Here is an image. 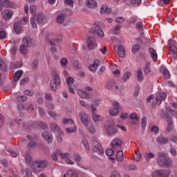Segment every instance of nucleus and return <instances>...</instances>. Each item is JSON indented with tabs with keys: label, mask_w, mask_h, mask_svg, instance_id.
Instances as JSON below:
<instances>
[{
	"label": "nucleus",
	"mask_w": 177,
	"mask_h": 177,
	"mask_svg": "<svg viewBox=\"0 0 177 177\" xmlns=\"http://www.w3.org/2000/svg\"><path fill=\"white\" fill-rule=\"evenodd\" d=\"M25 160L26 162L30 165V163L31 162V156H30V154L28 153H26L25 156Z\"/></svg>",
	"instance_id": "obj_63"
},
{
	"label": "nucleus",
	"mask_w": 177,
	"mask_h": 177,
	"mask_svg": "<svg viewBox=\"0 0 177 177\" xmlns=\"http://www.w3.org/2000/svg\"><path fill=\"white\" fill-rule=\"evenodd\" d=\"M66 84L68 86L73 85V84H74V77H68L66 79Z\"/></svg>",
	"instance_id": "obj_53"
},
{
	"label": "nucleus",
	"mask_w": 177,
	"mask_h": 177,
	"mask_svg": "<svg viewBox=\"0 0 177 177\" xmlns=\"http://www.w3.org/2000/svg\"><path fill=\"white\" fill-rule=\"evenodd\" d=\"M140 157H141L140 154L136 152L133 156V160L137 162L140 161Z\"/></svg>",
	"instance_id": "obj_64"
},
{
	"label": "nucleus",
	"mask_w": 177,
	"mask_h": 177,
	"mask_svg": "<svg viewBox=\"0 0 177 177\" xmlns=\"http://www.w3.org/2000/svg\"><path fill=\"white\" fill-rule=\"evenodd\" d=\"M156 102L158 104H161L162 100H165L167 99V93L163 92V93H159L156 95Z\"/></svg>",
	"instance_id": "obj_18"
},
{
	"label": "nucleus",
	"mask_w": 177,
	"mask_h": 177,
	"mask_svg": "<svg viewBox=\"0 0 177 177\" xmlns=\"http://www.w3.org/2000/svg\"><path fill=\"white\" fill-rule=\"evenodd\" d=\"M77 95L82 97V99H91V94L86 91L82 90L77 91Z\"/></svg>",
	"instance_id": "obj_23"
},
{
	"label": "nucleus",
	"mask_w": 177,
	"mask_h": 177,
	"mask_svg": "<svg viewBox=\"0 0 177 177\" xmlns=\"http://www.w3.org/2000/svg\"><path fill=\"white\" fill-rule=\"evenodd\" d=\"M62 124H64V125H68V124H74V121L71 119L64 118L62 119Z\"/></svg>",
	"instance_id": "obj_50"
},
{
	"label": "nucleus",
	"mask_w": 177,
	"mask_h": 177,
	"mask_svg": "<svg viewBox=\"0 0 177 177\" xmlns=\"http://www.w3.org/2000/svg\"><path fill=\"white\" fill-rule=\"evenodd\" d=\"M39 65V62H38V60L35 59L31 64V67L32 68H37Z\"/></svg>",
	"instance_id": "obj_58"
},
{
	"label": "nucleus",
	"mask_w": 177,
	"mask_h": 177,
	"mask_svg": "<svg viewBox=\"0 0 177 177\" xmlns=\"http://www.w3.org/2000/svg\"><path fill=\"white\" fill-rule=\"evenodd\" d=\"M23 93H24V95H26V96L31 97V96H33L35 92H34V90H28V89H27V90L24 91Z\"/></svg>",
	"instance_id": "obj_47"
},
{
	"label": "nucleus",
	"mask_w": 177,
	"mask_h": 177,
	"mask_svg": "<svg viewBox=\"0 0 177 177\" xmlns=\"http://www.w3.org/2000/svg\"><path fill=\"white\" fill-rule=\"evenodd\" d=\"M151 70L150 69V62H147L145 64V74H150Z\"/></svg>",
	"instance_id": "obj_49"
},
{
	"label": "nucleus",
	"mask_w": 177,
	"mask_h": 177,
	"mask_svg": "<svg viewBox=\"0 0 177 177\" xmlns=\"http://www.w3.org/2000/svg\"><path fill=\"white\" fill-rule=\"evenodd\" d=\"M14 30L17 34H20L21 31V25L20 24V22H15L14 24Z\"/></svg>",
	"instance_id": "obj_30"
},
{
	"label": "nucleus",
	"mask_w": 177,
	"mask_h": 177,
	"mask_svg": "<svg viewBox=\"0 0 177 177\" xmlns=\"http://www.w3.org/2000/svg\"><path fill=\"white\" fill-rule=\"evenodd\" d=\"M42 23L44 21V14L39 13L35 15V17L30 18V24H32V28H37V24L35 23Z\"/></svg>",
	"instance_id": "obj_5"
},
{
	"label": "nucleus",
	"mask_w": 177,
	"mask_h": 177,
	"mask_svg": "<svg viewBox=\"0 0 177 177\" xmlns=\"http://www.w3.org/2000/svg\"><path fill=\"white\" fill-rule=\"evenodd\" d=\"M35 128H40L41 129H48V124L46 123L39 121V122H35L33 123Z\"/></svg>",
	"instance_id": "obj_21"
},
{
	"label": "nucleus",
	"mask_w": 177,
	"mask_h": 177,
	"mask_svg": "<svg viewBox=\"0 0 177 177\" xmlns=\"http://www.w3.org/2000/svg\"><path fill=\"white\" fill-rule=\"evenodd\" d=\"M35 12H37V6L32 5L30 6V12L34 15H35Z\"/></svg>",
	"instance_id": "obj_61"
},
{
	"label": "nucleus",
	"mask_w": 177,
	"mask_h": 177,
	"mask_svg": "<svg viewBox=\"0 0 177 177\" xmlns=\"http://www.w3.org/2000/svg\"><path fill=\"white\" fill-rule=\"evenodd\" d=\"M130 120H136V121H139V116H138V114L133 113L129 115Z\"/></svg>",
	"instance_id": "obj_54"
},
{
	"label": "nucleus",
	"mask_w": 177,
	"mask_h": 177,
	"mask_svg": "<svg viewBox=\"0 0 177 177\" xmlns=\"http://www.w3.org/2000/svg\"><path fill=\"white\" fill-rule=\"evenodd\" d=\"M140 50V45L139 44H134L131 48V52L134 55L138 53Z\"/></svg>",
	"instance_id": "obj_36"
},
{
	"label": "nucleus",
	"mask_w": 177,
	"mask_h": 177,
	"mask_svg": "<svg viewBox=\"0 0 177 177\" xmlns=\"http://www.w3.org/2000/svg\"><path fill=\"white\" fill-rule=\"evenodd\" d=\"M48 165V162L45 160H35L32 162V169L34 174H39L42 168H45Z\"/></svg>",
	"instance_id": "obj_3"
},
{
	"label": "nucleus",
	"mask_w": 177,
	"mask_h": 177,
	"mask_svg": "<svg viewBox=\"0 0 177 177\" xmlns=\"http://www.w3.org/2000/svg\"><path fill=\"white\" fill-rule=\"evenodd\" d=\"M157 162L160 167H169L172 166V159L169 158L167 153L164 152H159L158 153Z\"/></svg>",
	"instance_id": "obj_1"
},
{
	"label": "nucleus",
	"mask_w": 177,
	"mask_h": 177,
	"mask_svg": "<svg viewBox=\"0 0 177 177\" xmlns=\"http://www.w3.org/2000/svg\"><path fill=\"white\" fill-rule=\"evenodd\" d=\"M85 3L90 9H96L97 8V3L95 0H86Z\"/></svg>",
	"instance_id": "obj_22"
},
{
	"label": "nucleus",
	"mask_w": 177,
	"mask_h": 177,
	"mask_svg": "<svg viewBox=\"0 0 177 177\" xmlns=\"http://www.w3.org/2000/svg\"><path fill=\"white\" fill-rule=\"evenodd\" d=\"M154 157H156V155L151 152L145 154V158L147 161H150V160H151V158H154Z\"/></svg>",
	"instance_id": "obj_39"
},
{
	"label": "nucleus",
	"mask_w": 177,
	"mask_h": 177,
	"mask_svg": "<svg viewBox=\"0 0 177 177\" xmlns=\"http://www.w3.org/2000/svg\"><path fill=\"white\" fill-rule=\"evenodd\" d=\"M64 14L58 15L56 19L57 23H58V24H63L64 23Z\"/></svg>",
	"instance_id": "obj_37"
},
{
	"label": "nucleus",
	"mask_w": 177,
	"mask_h": 177,
	"mask_svg": "<svg viewBox=\"0 0 177 177\" xmlns=\"http://www.w3.org/2000/svg\"><path fill=\"white\" fill-rule=\"evenodd\" d=\"M147 124V120H146V118L143 117L141 119V127L142 129L146 128V125Z\"/></svg>",
	"instance_id": "obj_59"
},
{
	"label": "nucleus",
	"mask_w": 177,
	"mask_h": 177,
	"mask_svg": "<svg viewBox=\"0 0 177 177\" xmlns=\"http://www.w3.org/2000/svg\"><path fill=\"white\" fill-rule=\"evenodd\" d=\"M29 47H28L27 46L23 44L22 46H20L19 49H20V52L23 54V55H27V53L28 52V48Z\"/></svg>",
	"instance_id": "obj_40"
},
{
	"label": "nucleus",
	"mask_w": 177,
	"mask_h": 177,
	"mask_svg": "<svg viewBox=\"0 0 177 177\" xmlns=\"http://www.w3.org/2000/svg\"><path fill=\"white\" fill-rule=\"evenodd\" d=\"M121 28V25H117L114 29H111L110 32L113 34V35H117L118 34V31H120V29Z\"/></svg>",
	"instance_id": "obj_38"
},
{
	"label": "nucleus",
	"mask_w": 177,
	"mask_h": 177,
	"mask_svg": "<svg viewBox=\"0 0 177 177\" xmlns=\"http://www.w3.org/2000/svg\"><path fill=\"white\" fill-rule=\"evenodd\" d=\"M22 44L28 48H31L32 46V39L30 37H24L22 39Z\"/></svg>",
	"instance_id": "obj_28"
},
{
	"label": "nucleus",
	"mask_w": 177,
	"mask_h": 177,
	"mask_svg": "<svg viewBox=\"0 0 177 177\" xmlns=\"http://www.w3.org/2000/svg\"><path fill=\"white\" fill-rule=\"evenodd\" d=\"M49 44L51 46H56V45H59V39L49 40Z\"/></svg>",
	"instance_id": "obj_48"
},
{
	"label": "nucleus",
	"mask_w": 177,
	"mask_h": 177,
	"mask_svg": "<svg viewBox=\"0 0 177 177\" xmlns=\"http://www.w3.org/2000/svg\"><path fill=\"white\" fill-rule=\"evenodd\" d=\"M99 60L98 59H95L94 61V64H91L89 66V70H91V71H95L96 70V68H97V67L99 66Z\"/></svg>",
	"instance_id": "obj_31"
},
{
	"label": "nucleus",
	"mask_w": 177,
	"mask_h": 177,
	"mask_svg": "<svg viewBox=\"0 0 177 177\" xmlns=\"http://www.w3.org/2000/svg\"><path fill=\"white\" fill-rule=\"evenodd\" d=\"M168 45L169 46V50H171L173 57L172 59H176L177 57V48H176V41L170 39L168 41Z\"/></svg>",
	"instance_id": "obj_6"
},
{
	"label": "nucleus",
	"mask_w": 177,
	"mask_h": 177,
	"mask_svg": "<svg viewBox=\"0 0 177 177\" xmlns=\"http://www.w3.org/2000/svg\"><path fill=\"white\" fill-rule=\"evenodd\" d=\"M0 12H2L3 6L6 8H13L15 6V4L10 3L9 0H0Z\"/></svg>",
	"instance_id": "obj_16"
},
{
	"label": "nucleus",
	"mask_w": 177,
	"mask_h": 177,
	"mask_svg": "<svg viewBox=\"0 0 177 177\" xmlns=\"http://www.w3.org/2000/svg\"><path fill=\"white\" fill-rule=\"evenodd\" d=\"M78 117L80 118V120L83 125L88 128V124H89V120H91V118H89V116H88L86 113H85V112L84 111H80L79 113Z\"/></svg>",
	"instance_id": "obj_7"
},
{
	"label": "nucleus",
	"mask_w": 177,
	"mask_h": 177,
	"mask_svg": "<svg viewBox=\"0 0 177 177\" xmlns=\"http://www.w3.org/2000/svg\"><path fill=\"white\" fill-rule=\"evenodd\" d=\"M136 28L138 30V31H143V23L139 21L136 25Z\"/></svg>",
	"instance_id": "obj_52"
},
{
	"label": "nucleus",
	"mask_w": 177,
	"mask_h": 177,
	"mask_svg": "<svg viewBox=\"0 0 177 177\" xmlns=\"http://www.w3.org/2000/svg\"><path fill=\"white\" fill-rule=\"evenodd\" d=\"M4 18L6 19V20H10V19H12V16H13V12L9 10H6L4 11Z\"/></svg>",
	"instance_id": "obj_32"
},
{
	"label": "nucleus",
	"mask_w": 177,
	"mask_h": 177,
	"mask_svg": "<svg viewBox=\"0 0 177 177\" xmlns=\"http://www.w3.org/2000/svg\"><path fill=\"white\" fill-rule=\"evenodd\" d=\"M17 100L18 102H21V103H24V102H27V97L26 95H18L17 97Z\"/></svg>",
	"instance_id": "obj_46"
},
{
	"label": "nucleus",
	"mask_w": 177,
	"mask_h": 177,
	"mask_svg": "<svg viewBox=\"0 0 177 177\" xmlns=\"http://www.w3.org/2000/svg\"><path fill=\"white\" fill-rule=\"evenodd\" d=\"M129 78H131V72L129 71L125 72L122 77L123 82H127V80H129Z\"/></svg>",
	"instance_id": "obj_43"
},
{
	"label": "nucleus",
	"mask_w": 177,
	"mask_h": 177,
	"mask_svg": "<svg viewBox=\"0 0 177 177\" xmlns=\"http://www.w3.org/2000/svg\"><path fill=\"white\" fill-rule=\"evenodd\" d=\"M106 132L110 136H112V135H115V133H117V129L114 128V124H112L108 125Z\"/></svg>",
	"instance_id": "obj_25"
},
{
	"label": "nucleus",
	"mask_w": 177,
	"mask_h": 177,
	"mask_svg": "<svg viewBox=\"0 0 177 177\" xmlns=\"http://www.w3.org/2000/svg\"><path fill=\"white\" fill-rule=\"evenodd\" d=\"M21 75H23V71H17L14 75V77H13L14 81H19V80L21 78Z\"/></svg>",
	"instance_id": "obj_35"
},
{
	"label": "nucleus",
	"mask_w": 177,
	"mask_h": 177,
	"mask_svg": "<svg viewBox=\"0 0 177 177\" xmlns=\"http://www.w3.org/2000/svg\"><path fill=\"white\" fill-rule=\"evenodd\" d=\"M76 164H77V167H80V168H83V169H86V171L91 169L90 165H88V166L84 165V164H82V162H81V160L79 162H76Z\"/></svg>",
	"instance_id": "obj_41"
},
{
	"label": "nucleus",
	"mask_w": 177,
	"mask_h": 177,
	"mask_svg": "<svg viewBox=\"0 0 177 177\" xmlns=\"http://www.w3.org/2000/svg\"><path fill=\"white\" fill-rule=\"evenodd\" d=\"M105 153L106 154V156H108L109 157L113 156V154H114V151H113V149L109 148L105 151Z\"/></svg>",
	"instance_id": "obj_62"
},
{
	"label": "nucleus",
	"mask_w": 177,
	"mask_h": 177,
	"mask_svg": "<svg viewBox=\"0 0 177 177\" xmlns=\"http://www.w3.org/2000/svg\"><path fill=\"white\" fill-rule=\"evenodd\" d=\"M41 136L44 138V139H45V140H46V142H48V143H52L53 141V136H52V133H50L49 131H44L41 133Z\"/></svg>",
	"instance_id": "obj_14"
},
{
	"label": "nucleus",
	"mask_w": 177,
	"mask_h": 177,
	"mask_svg": "<svg viewBox=\"0 0 177 177\" xmlns=\"http://www.w3.org/2000/svg\"><path fill=\"white\" fill-rule=\"evenodd\" d=\"M112 149L115 150L117 149V146H122V139L121 138H115L111 143Z\"/></svg>",
	"instance_id": "obj_20"
},
{
	"label": "nucleus",
	"mask_w": 177,
	"mask_h": 177,
	"mask_svg": "<svg viewBox=\"0 0 177 177\" xmlns=\"http://www.w3.org/2000/svg\"><path fill=\"white\" fill-rule=\"evenodd\" d=\"M113 109H111L109 111V114L112 117H115V115H117L120 111V103L118 102H113Z\"/></svg>",
	"instance_id": "obj_9"
},
{
	"label": "nucleus",
	"mask_w": 177,
	"mask_h": 177,
	"mask_svg": "<svg viewBox=\"0 0 177 177\" xmlns=\"http://www.w3.org/2000/svg\"><path fill=\"white\" fill-rule=\"evenodd\" d=\"M76 131H77V126H74L73 127L66 129V132L67 133H75V132Z\"/></svg>",
	"instance_id": "obj_45"
},
{
	"label": "nucleus",
	"mask_w": 177,
	"mask_h": 177,
	"mask_svg": "<svg viewBox=\"0 0 177 177\" xmlns=\"http://www.w3.org/2000/svg\"><path fill=\"white\" fill-rule=\"evenodd\" d=\"M137 78L138 81H142L143 80V73H142V71H137Z\"/></svg>",
	"instance_id": "obj_55"
},
{
	"label": "nucleus",
	"mask_w": 177,
	"mask_h": 177,
	"mask_svg": "<svg viewBox=\"0 0 177 177\" xmlns=\"http://www.w3.org/2000/svg\"><path fill=\"white\" fill-rule=\"evenodd\" d=\"M156 142L158 145H167L169 142L168 137L160 136L156 138Z\"/></svg>",
	"instance_id": "obj_19"
},
{
	"label": "nucleus",
	"mask_w": 177,
	"mask_h": 177,
	"mask_svg": "<svg viewBox=\"0 0 177 177\" xmlns=\"http://www.w3.org/2000/svg\"><path fill=\"white\" fill-rule=\"evenodd\" d=\"M138 21V17H131L130 19L128 20L129 24H135Z\"/></svg>",
	"instance_id": "obj_51"
},
{
	"label": "nucleus",
	"mask_w": 177,
	"mask_h": 177,
	"mask_svg": "<svg viewBox=\"0 0 177 177\" xmlns=\"http://www.w3.org/2000/svg\"><path fill=\"white\" fill-rule=\"evenodd\" d=\"M116 160L119 162H121L124 160V152L122 151H119L116 153Z\"/></svg>",
	"instance_id": "obj_33"
},
{
	"label": "nucleus",
	"mask_w": 177,
	"mask_h": 177,
	"mask_svg": "<svg viewBox=\"0 0 177 177\" xmlns=\"http://www.w3.org/2000/svg\"><path fill=\"white\" fill-rule=\"evenodd\" d=\"M6 71V64L3 61H0V86L3 85V81H2V74Z\"/></svg>",
	"instance_id": "obj_13"
},
{
	"label": "nucleus",
	"mask_w": 177,
	"mask_h": 177,
	"mask_svg": "<svg viewBox=\"0 0 177 177\" xmlns=\"http://www.w3.org/2000/svg\"><path fill=\"white\" fill-rule=\"evenodd\" d=\"M114 50L118 53L119 57H125V50L122 45L115 46L114 47Z\"/></svg>",
	"instance_id": "obj_12"
},
{
	"label": "nucleus",
	"mask_w": 177,
	"mask_h": 177,
	"mask_svg": "<svg viewBox=\"0 0 177 177\" xmlns=\"http://www.w3.org/2000/svg\"><path fill=\"white\" fill-rule=\"evenodd\" d=\"M71 155L68 153H62L61 152V158L62 160H64L66 164H68L69 165H74V161L71 160Z\"/></svg>",
	"instance_id": "obj_11"
},
{
	"label": "nucleus",
	"mask_w": 177,
	"mask_h": 177,
	"mask_svg": "<svg viewBox=\"0 0 177 177\" xmlns=\"http://www.w3.org/2000/svg\"><path fill=\"white\" fill-rule=\"evenodd\" d=\"M82 145L86 149V150H90L89 144L88 143V141L86 140V139H83Z\"/></svg>",
	"instance_id": "obj_57"
},
{
	"label": "nucleus",
	"mask_w": 177,
	"mask_h": 177,
	"mask_svg": "<svg viewBox=\"0 0 177 177\" xmlns=\"http://www.w3.org/2000/svg\"><path fill=\"white\" fill-rule=\"evenodd\" d=\"M92 118L96 122L97 121H100L101 117L97 113H93L92 115Z\"/></svg>",
	"instance_id": "obj_56"
},
{
	"label": "nucleus",
	"mask_w": 177,
	"mask_h": 177,
	"mask_svg": "<svg viewBox=\"0 0 177 177\" xmlns=\"http://www.w3.org/2000/svg\"><path fill=\"white\" fill-rule=\"evenodd\" d=\"M149 52L150 53L151 58L156 62L157 59H158V55H157V51L153 48H149Z\"/></svg>",
	"instance_id": "obj_26"
},
{
	"label": "nucleus",
	"mask_w": 177,
	"mask_h": 177,
	"mask_svg": "<svg viewBox=\"0 0 177 177\" xmlns=\"http://www.w3.org/2000/svg\"><path fill=\"white\" fill-rule=\"evenodd\" d=\"M94 33L96 34L100 38H103L104 37V32H103L99 26H96L94 28Z\"/></svg>",
	"instance_id": "obj_27"
},
{
	"label": "nucleus",
	"mask_w": 177,
	"mask_h": 177,
	"mask_svg": "<svg viewBox=\"0 0 177 177\" xmlns=\"http://www.w3.org/2000/svg\"><path fill=\"white\" fill-rule=\"evenodd\" d=\"M49 127L51 131H53V132H57V133H59L60 135H63V131L60 130V127H59L57 124L55 122H50L49 123Z\"/></svg>",
	"instance_id": "obj_15"
},
{
	"label": "nucleus",
	"mask_w": 177,
	"mask_h": 177,
	"mask_svg": "<svg viewBox=\"0 0 177 177\" xmlns=\"http://www.w3.org/2000/svg\"><path fill=\"white\" fill-rule=\"evenodd\" d=\"M169 172L167 170L160 169L152 174V177H169Z\"/></svg>",
	"instance_id": "obj_10"
},
{
	"label": "nucleus",
	"mask_w": 177,
	"mask_h": 177,
	"mask_svg": "<svg viewBox=\"0 0 177 177\" xmlns=\"http://www.w3.org/2000/svg\"><path fill=\"white\" fill-rule=\"evenodd\" d=\"M131 5H138V6H140L142 5V0H131Z\"/></svg>",
	"instance_id": "obj_60"
},
{
	"label": "nucleus",
	"mask_w": 177,
	"mask_h": 177,
	"mask_svg": "<svg viewBox=\"0 0 177 177\" xmlns=\"http://www.w3.org/2000/svg\"><path fill=\"white\" fill-rule=\"evenodd\" d=\"M93 151L94 152H98L99 154H104V150L102 148V144L99 142V140H97V138H95V137L93 138Z\"/></svg>",
	"instance_id": "obj_4"
},
{
	"label": "nucleus",
	"mask_w": 177,
	"mask_h": 177,
	"mask_svg": "<svg viewBox=\"0 0 177 177\" xmlns=\"http://www.w3.org/2000/svg\"><path fill=\"white\" fill-rule=\"evenodd\" d=\"M106 89H111L112 91H117V89H118V86H117L115 79L111 78L108 80L106 84Z\"/></svg>",
	"instance_id": "obj_8"
},
{
	"label": "nucleus",
	"mask_w": 177,
	"mask_h": 177,
	"mask_svg": "<svg viewBox=\"0 0 177 177\" xmlns=\"http://www.w3.org/2000/svg\"><path fill=\"white\" fill-rule=\"evenodd\" d=\"M160 73H162V74H163L164 78H166V79L169 78V77H170L169 71H168V69H167L166 68H162L160 69Z\"/></svg>",
	"instance_id": "obj_34"
},
{
	"label": "nucleus",
	"mask_w": 177,
	"mask_h": 177,
	"mask_svg": "<svg viewBox=\"0 0 177 177\" xmlns=\"http://www.w3.org/2000/svg\"><path fill=\"white\" fill-rule=\"evenodd\" d=\"M52 75H53V81L50 82V90L53 91V92H56V89H57V86H60V84L62 83V80L60 79V76L56 72V69L53 68L52 69Z\"/></svg>",
	"instance_id": "obj_2"
},
{
	"label": "nucleus",
	"mask_w": 177,
	"mask_h": 177,
	"mask_svg": "<svg viewBox=\"0 0 177 177\" xmlns=\"http://www.w3.org/2000/svg\"><path fill=\"white\" fill-rule=\"evenodd\" d=\"M160 115L162 118H164L165 120H167V121H171V120H172L171 116L168 114V112L164 110L161 111Z\"/></svg>",
	"instance_id": "obj_29"
},
{
	"label": "nucleus",
	"mask_w": 177,
	"mask_h": 177,
	"mask_svg": "<svg viewBox=\"0 0 177 177\" xmlns=\"http://www.w3.org/2000/svg\"><path fill=\"white\" fill-rule=\"evenodd\" d=\"M87 45L88 49H95V48H96V39L92 37H88L87 39Z\"/></svg>",
	"instance_id": "obj_17"
},
{
	"label": "nucleus",
	"mask_w": 177,
	"mask_h": 177,
	"mask_svg": "<svg viewBox=\"0 0 177 177\" xmlns=\"http://www.w3.org/2000/svg\"><path fill=\"white\" fill-rule=\"evenodd\" d=\"M64 177H77V173L71 170H68L66 174L64 175Z\"/></svg>",
	"instance_id": "obj_42"
},
{
	"label": "nucleus",
	"mask_w": 177,
	"mask_h": 177,
	"mask_svg": "<svg viewBox=\"0 0 177 177\" xmlns=\"http://www.w3.org/2000/svg\"><path fill=\"white\" fill-rule=\"evenodd\" d=\"M62 154V150L60 149H56L55 151H53L51 154V158L53 160V161H57L59 160L58 157H61Z\"/></svg>",
	"instance_id": "obj_24"
},
{
	"label": "nucleus",
	"mask_w": 177,
	"mask_h": 177,
	"mask_svg": "<svg viewBox=\"0 0 177 177\" xmlns=\"http://www.w3.org/2000/svg\"><path fill=\"white\" fill-rule=\"evenodd\" d=\"M24 172L25 174L24 177H32V172L31 171V169H30L29 168H26L24 171Z\"/></svg>",
	"instance_id": "obj_44"
}]
</instances>
